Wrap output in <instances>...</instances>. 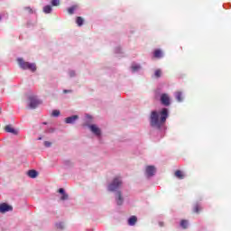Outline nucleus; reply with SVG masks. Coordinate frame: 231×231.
Instances as JSON below:
<instances>
[{"mask_svg":"<svg viewBox=\"0 0 231 231\" xmlns=\"http://www.w3.org/2000/svg\"><path fill=\"white\" fill-rule=\"evenodd\" d=\"M44 145H45V147H51V143L45 141Z\"/></svg>","mask_w":231,"mask_h":231,"instance_id":"nucleus-28","label":"nucleus"},{"mask_svg":"<svg viewBox=\"0 0 231 231\" xmlns=\"http://www.w3.org/2000/svg\"><path fill=\"white\" fill-rule=\"evenodd\" d=\"M51 10H52L51 5H45L43 7L44 14H51Z\"/></svg>","mask_w":231,"mask_h":231,"instance_id":"nucleus-20","label":"nucleus"},{"mask_svg":"<svg viewBox=\"0 0 231 231\" xmlns=\"http://www.w3.org/2000/svg\"><path fill=\"white\" fill-rule=\"evenodd\" d=\"M14 210V208L6 203H3L0 205V213L5 214V212H12Z\"/></svg>","mask_w":231,"mask_h":231,"instance_id":"nucleus-5","label":"nucleus"},{"mask_svg":"<svg viewBox=\"0 0 231 231\" xmlns=\"http://www.w3.org/2000/svg\"><path fill=\"white\" fill-rule=\"evenodd\" d=\"M73 75H75V74L71 73V74H70V77H73Z\"/></svg>","mask_w":231,"mask_h":231,"instance_id":"nucleus-33","label":"nucleus"},{"mask_svg":"<svg viewBox=\"0 0 231 231\" xmlns=\"http://www.w3.org/2000/svg\"><path fill=\"white\" fill-rule=\"evenodd\" d=\"M154 172H156V168L154 166H147L146 167L147 176H154Z\"/></svg>","mask_w":231,"mask_h":231,"instance_id":"nucleus-9","label":"nucleus"},{"mask_svg":"<svg viewBox=\"0 0 231 231\" xmlns=\"http://www.w3.org/2000/svg\"><path fill=\"white\" fill-rule=\"evenodd\" d=\"M116 195H117V199H116L117 205H122V203H124V198L122 197V192L118 191Z\"/></svg>","mask_w":231,"mask_h":231,"instance_id":"nucleus-17","label":"nucleus"},{"mask_svg":"<svg viewBox=\"0 0 231 231\" xmlns=\"http://www.w3.org/2000/svg\"><path fill=\"white\" fill-rule=\"evenodd\" d=\"M175 97L178 100V102H183V93L181 91H177L175 93Z\"/></svg>","mask_w":231,"mask_h":231,"instance_id":"nucleus-15","label":"nucleus"},{"mask_svg":"<svg viewBox=\"0 0 231 231\" xmlns=\"http://www.w3.org/2000/svg\"><path fill=\"white\" fill-rule=\"evenodd\" d=\"M0 114H1V107H0Z\"/></svg>","mask_w":231,"mask_h":231,"instance_id":"nucleus-35","label":"nucleus"},{"mask_svg":"<svg viewBox=\"0 0 231 231\" xmlns=\"http://www.w3.org/2000/svg\"><path fill=\"white\" fill-rule=\"evenodd\" d=\"M5 133H11L12 134H18L17 130L13 128L12 125H5Z\"/></svg>","mask_w":231,"mask_h":231,"instance_id":"nucleus-8","label":"nucleus"},{"mask_svg":"<svg viewBox=\"0 0 231 231\" xmlns=\"http://www.w3.org/2000/svg\"><path fill=\"white\" fill-rule=\"evenodd\" d=\"M77 120H79V116H72L65 118V122L67 124H75V122H77Z\"/></svg>","mask_w":231,"mask_h":231,"instance_id":"nucleus-10","label":"nucleus"},{"mask_svg":"<svg viewBox=\"0 0 231 231\" xmlns=\"http://www.w3.org/2000/svg\"><path fill=\"white\" fill-rule=\"evenodd\" d=\"M180 226L183 228H188L189 227V221L188 220H181L180 221Z\"/></svg>","mask_w":231,"mask_h":231,"instance_id":"nucleus-22","label":"nucleus"},{"mask_svg":"<svg viewBox=\"0 0 231 231\" xmlns=\"http://www.w3.org/2000/svg\"><path fill=\"white\" fill-rule=\"evenodd\" d=\"M161 103L162 104V106H171V97H169V94L161 95Z\"/></svg>","mask_w":231,"mask_h":231,"instance_id":"nucleus-4","label":"nucleus"},{"mask_svg":"<svg viewBox=\"0 0 231 231\" xmlns=\"http://www.w3.org/2000/svg\"><path fill=\"white\" fill-rule=\"evenodd\" d=\"M122 187V180L120 177H116L112 183L108 185V190L110 192H115V190H117V189H120Z\"/></svg>","mask_w":231,"mask_h":231,"instance_id":"nucleus-3","label":"nucleus"},{"mask_svg":"<svg viewBox=\"0 0 231 231\" xmlns=\"http://www.w3.org/2000/svg\"><path fill=\"white\" fill-rule=\"evenodd\" d=\"M57 228H60V230H62V228H64V223L60 222L59 224L56 225Z\"/></svg>","mask_w":231,"mask_h":231,"instance_id":"nucleus-26","label":"nucleus"},{"mask_svg":"<svg viewBox=\"0 0 231 231\" xmlns=\"http://www.w3.org/2000/svg\"><path fill=\"white\" fill-rule=\"evenodd\" d=\"M76 23L78 26H82V24H84V18H82L81 16H78L76 18Z\"/></svg>","mask_w":231,"mask_h":231,"instance_id":"nucleus-19","label":"nucleus"},{"mask_svg":"<svg viewBox=\"0 0 231 231\" xmlns=\"http://www.w3.org/2000/svg\"><path fill=\"white\" fill-rule=\"evenodd\" d=\"M175 176L176 178H178L179 180H183V178H185V174L183 173V171L177 170L175 171Z\"/></svg>","mask_w":231,"mask_h":231,"instance_id":"nucleus-18","label":"nucleus"},{"mask_svg":"<svg viewBox=\"0 0 231 231\" xmlns=\"http://www.w3.org/2000/svg\"><path fill=\"white\" fill-rule=\"evenodd\" d=\"M51 115H52V116H59V115H60V111L53 110Z\"/></svg>","mask_w":231,"mask_h":231,"instance_id":"nucleus-25","label":"nucleus"},{"mask_svg":"<svg viewBox=\"0 0 231 231\" xmlns=\"http://www.w3.org/2000/svg\"><path fill=\"white\" fill-rule=\"evenodd\" d=\"M139 68H140V66H132L133 71H138Z\"/></svg>","mask_w":231,"mask_h":231,"instance_id":"nucleus-29","label":"nucleus"},{"mask_svg":"<svg viewBox=\"0 0 231 231\" xmlns=\"http://www.w3.org/2000/svg\"><path fill=\"white\" fill-rule=\"evenodd\" d=\"M58 192H60V194H62L60 199L61 201H66V199H68L69 198V196L68 195V193H66V191H64V189L60 188Z\"/></svg>","mask_w":231,"mask_h":231,"instance_id":"nucleus-11","label":"nucleus"},{"mask_svg":"<svg viewBox=\"0 0 231 231\" xmlns=\"http://www.w3.org/2000/svg\"><path fill=\"white\" fill-rule=\"evenodd\" d=\"M73 75H75V74L71 73V74H70V77H73Z\"/></svg>","mask_w":231,"mask_h":231,"instance_id":"nucleus-32","label":"nucleus"},{"mask_svg":"<svg viewBox=\"0 0 231 231\" xmlns=\"http://www.w3.org/2000/svg\"><path fill=\"white\" fill-rule=\"evenodd\" d=\"M17 62L20 68H22V69H30V71H37V66H35V63L24 61L23 58H18Z\"/></svg>","mask_w":231,"mask_h":231,"instance_id":"nucleus-2","label":"nucleus"},{"mask_svg":"<svg viewBox=\"0 0 231 231\" xmlns=\"http://www.w3.org/2000/svg\"><path fill=\"white\" fill-rule=\"evenodd\" d=\"M89 129L90 131L96 134V136H100L101 134V131L100 128H98V126H97V125H89Z\"/></svg>","mask_w":231,"mask_h":231,"instance_id":"nucleus-7","label":"nucleus"},{"mask_svg":"<svg viewBox=\"0 0 231 231\" xmlns=\"http://www.w3.org/2000/svg\"><path fill=\"white\" fill-rule=\"evenodd\" d=\"M75 10H77V5H73L68 9V13L69 15H73L75 14Z\"/></svg>","mask_w":231,"mask_h":231,"instance_id":"nucleus-21","label":"nucleus"},{"mask_svg":"<svg viewBox=\"0 0 231 231\" xmlns=\"http://www.w3.org/2000/svg\"><path fill=\"white\" fill-rule=\"evenodd\" d=\"M29 101V107H31V109H35V107L41 104V102H39V100H37V98L34 97H30Z\"/></svg>","mask_w":231,"mask_h":231,"instance_id":"nucleus-6","label":"nucleus"},{"mask_svg":"<svg viewBox=\"0 0 231 231\" xmlns=\"http://www.w3.org/2000/svg\"><path fill=\"white\" fill-rule=\"evenodd\" d=\"M63 93H71V90H63Z\"/></svg>","mask_w":231,"mask_h":231,"instance_id":"nucleus-30","label":"nucleus"},{"mask_svg":"<svg viewBox=\"0 0 231 231\" xmlns=\"http://www.w3.org/2000/svg\"><path fill=\"white\" fill-rule=\"evenodd\" d=\"M153 57H155V59H162V57H163V52L162 50L157 49L153 52Z\"/></svg>","mask_w":231,"mask_h":231,"instance_id":"nucleus-14","label":"nucleus"},{"mask_svg":"<svg viewBox=\"0 0 231 231\" xmlns=\"http://www.w3.org/2000/svg\"><path fill=\"white\" fill-rule=\"evenodd\" d=\"M24 10L28 11L29 14H33V9L31 7H25Z\"/></svg>","mask_w":231,"mask_h":231,"instance_id":"nucleus-27","label":"nucleus"},{"mask_svg":"<svg viewBox=\"0 0 231 231\" xmlns=\"http://www.w3.org/2000/svg\"><path fill=\"white\" fill-rule=\"evenodd\" d=\"M39 140H42V138L40 137Z\"/></svg>","mask_w":231,"mask_h":231,"instance_id":"nucleus-34","label":"nucleus"},{"mask_svg":"<svg viewBox=\"0 0 231 231\" xmlns=\"http://www.w3.org/2000/svg\"><path fill=\"white\" fill-rule=\"evenodd\" d=\"M169 118V109L162 108L161 112L153 110L150 114V125L153 129H162Z\"/></svg>","mask_w":231,"mask_h":231,"instance_id":"nucleus-1","label":"nucleus"},{"mask_svg":"<svg viewBox=\"0 0 231 231\" xmlns=\"http://www.w3.org/2000/svg\"><path fill=\"white\" fill-rule=\"evenodd\" d=\"M54 131H55V129H53V128L49 129V133H53Z\"/></svg>","mask_w":231,"mask_h":231,"instance_id":"nucleus-31","label":"nucleus"},{"mask_svg":"<svg viewBox=\"0 0 231 231\" xmlns=\"http://www.w3.org/2000/svg\"><path fill=\"white\" fill-rule=\"evenodd\" d=\"M136 221H138V217H136V216H132L129 219H128V225L130 226H134L136 225Z\"/></svg>","mask_w":231,"mask_h":231,"instance_id":"nucleus-13","label":"nucleus"},{"mask_svg":"<svg viewBox=\"0 0 231 231\" xmlns=\"http://www.w3.org/2000/svg\"><path fill=\"white\" fill-rule=\"evenodd\" d=\"M27 174H28L29 178H37V176H39V173L35 170H30L27 172Z\"/></svg>","mask_w":231,"mask_h":231,"instance_id":"nucleus-16","label":"nucleus"},{"mask_svg":"<svg viewBox=\"0 0 231 231\" xmlns=\"http://www.w3.org/2000/svg\"><path fill=\"white\" fill-rule=\"evenodd\" d=\"M154 75H155L156 79H160V77H162V70L156 69L154 72Z\"/></svg>","mask_w":231,"mask_h":231,"instance_id":"nucleus-23","label":"nucleus"},{"mask_svg":"<svg viewBox=\"0 0 231 231\" xmlns=\"http://www.w3.org/2000/svg\"><path fill=\"white\" fill-rule=\"evenodd\" d=\"M201 210H203V208L201 207V205L196 203L193 205V213L194 214H199L201 212Z\"/></svg>","mask_w":231,"mask_h":231,"instance_id":"nucleus-12","label":"nucleus"},{"mask_svg":"<svg viewBox=\"0 0 231 231\" xmlns=\"http://www.w3.org/2000/svg\"><path fill=\"white\" fill-rule=\"evenodd\" d=\"M52 6H59L60 5V0H51Z\"/></svg>","mask_w":231,"mask_h":231,"instance_id":"nucleus-24","label":"nucleus"}]
</instances>
